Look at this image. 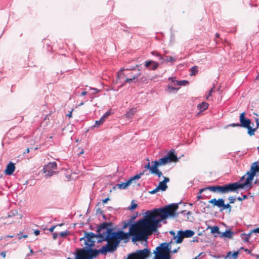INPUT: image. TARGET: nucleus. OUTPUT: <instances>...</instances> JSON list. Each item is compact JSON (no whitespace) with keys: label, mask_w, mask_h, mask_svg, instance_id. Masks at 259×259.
<instances>
[{"label":"nucleus","mask_w":259,"mask_h":259,"mask_svg":"<svg viewBox=\"0 0 259 259\" xmlns=\"http://www.w3.org/2000/svg\"><path fill=\"white\" fill-rule=\"evenodd\" d=\"M179 203H175L154 208L151 211H147L146 214L147 218H143L141 224V231H144L142 241H147L148 236L152 233L157 231V228L161 226L160 222L168 218H174L176 215V211L178 209Z\"/></svg>","instance_id":"1"},{"label":"nucleus","mask_w":259,"mask_h":259,"mask_svg":"<svg viewBox=\"0 0 259 259\" xmlns=\"http://www.w3.org/2000/svg\"><path fill=\"white\" fill-rule=\"evenodd\" d=\"M96 238H99L97 243H101L103 241H107V244L104 246L111 247L110 251L113 252L117 250L120 242L118 240L117 234L114 233L113 223L110 222H103L100 224L96 230Z\"/></svg>","instance_id":"2"},{"label":"nucleus","mask_w":259,"mask_h":259,"mask_svg":"<svg viewBox=\"0 0 259 259\" xmlns=\"http://www.w3.org/2000/svg\"><path fill=\"white\" fill-rule=\"evenodd\" d=\"M143 221L141 219L132 223L128 220L127 221H123L122 222L123 229H126L129 227V231L128 232H124L122 230H116L114 228V233L117 234L118 236V240L119 242L123 240L125 243L127 242L131 237H132V242L134 243L137 241H142V238L143 234L145 233L144 231H141V224Z\"/></svg>","instance_id":"3"},{"label":"nucleus","mask_w":259,"mask_h":259,"mask_svg":"<svg viewBox=\"0 0 259 259\" xmlns=\"http://www.w3.org/2000/svg\"><path fill=\"white\" fill-rule=\"evenodd\" d=\"M258 173L259 161H256L251 164L249 170L246 172L247 177L243 184H240L239 182L230 183L233 191L238 193L237 191L240 189L246 188L247 190H250L252 188V181L254 177H257Z\"/></svg>","instance_id":"4"},{"label":"nucleus","mask_w":259,"mask_h":259,"mask_svg":"<svg viewBox=\"0 0 259 259\" xmlns=\"http://www.w3.org/2000/svg\"><path fill=\"white\" fill-rule=\"evenodd\" d=\"M170 243L171 242L162 243L160 246H157L156 251L153 252L155 254L153 259H171L169 255L171 249Z\"/></svg>","instance_id":"5"},{"label":"nucleus","mask_w":259,"mask_h":259,"mask_svg":"<svg viewBox=\"0 0 259 259\" xmlns=\"http://www.w3.org/2000/svg\"><path fill=\"white\" fill-rule=\"evenodd\" d=\"M206 190H209L211 192L218 193L220 194H226L233 192L230 183L223 185H213L207 186L200 189L198 194L201 195L203 192Z\"/></svg>","instance_id":"6"},{"label":"nucleus","mask_w":259,"mask_h":259,"mask_svg":"<svg viewBox=\"0 0 259 259\" xmlns=\"http://www.w3.org/2000/svg\"><path fill=\"white\" fill-rule=\"evenodd\" d=\"M178 160V158L175 154L174 150L172 149L171 151H169L164 157L159 158L158 160L152 161V163H155L156 167H158L171 162L177 161Z\"/></svg>","instance_id":"7"},{"label":"nucleus","mask_w":259,"mask_h":259,"mask_svg":"<svg viewBox=\"0 0 259 259\" xmlns=\"http://www.w3.org/2000/svg\"><path fill=\"white\" fill-rule=\"evenodd\" d=\"M239 121L240 123H231L229 126L232 127H242L247 129L248 131L250 126L251 121L250 119L247 118L245 117V112H243L240 114Z\"/></svg>","instance_id":"8"},{"label":"nucleus","mask_w":259,"mask_h":259,"mask_svg":"<svg viewBox=\"0 0 259 259\" xmlns=\"http://www.w3.org/2000/svg\"><path fill=\"white\" fill-rule=\"evenodd\" d=\"M194 234V231L191 230H179L178 231L177 235L174 237V239H176V242L177 243H181L183 242L184 238L191 237Z\"/></svg>","instance_id":"9"},{"label":"nucleus","mask_w":259,"mask_h":259,"mask_svg":"<svg viewBox=\"0 0 259 259\" xmlns=\"http://www.w3.org/2000/svg\"><path fill=\"white\" fill-rule=\"evenodd\" d=\"M150 252V249L138 250L135 253L129 254V259H146Z\"/></svg>","instance_id":"10"},{"label":"nucleus","mask_w":259,"mask_h":259,"mask_svg":"<svg viewBox=\"0 0 259 259\" xmlns=\"http://www.w3.org/2000/svg\"><path fill=\"white\" fill-rule=\"evenodd\" d=\"M111 249V247H109L108 248V247L106 246H102L100 249H99L96 248L91 249L89 250H86L82 252L89 253L94 258H96L99 253H101L102 255H106L108 252L112 253V252L110 251Z\"/></svg>","instance_id":"11"},{"label":"nucleus","mask_w":259,"mask_h":259,"mask_svg":"<svg viewBox=\"0 0 259 259\" xmlns=\"http://www.w3.org/2000/svg\"><path fill=\"white\" fill-rule=\"evenodd\" d=\"M138 73L133 75V76L132 78H130L128 77L124 78V79L121 80L118 79V78H116V83L120 84L119 88L123 87L126 83H132L133 82L134 80L138 79V77L141 75V73L140 72V69H138Z\"/></svg>","instance_id":"12"},{"label":"nucleus","mask_w":259,"mask_h":259,"mask_svg":"<svg viewBox=\"0 0 259 259\" xmlns=\"http://www.w3.org/2000/svg\"><path fill=\"white\" fill-rule=\"evenodd\" d=\"M135 74L132 71L123 70V69L120 68L117 73V78L121 80L128 77L132 78Z\"/></svg>","instance_id":"13"},{"label":"nucleus","mask_w":259,"mask_h":259,"mask_svg":"<svg viewBox=\"0 0 259 259\" xmlns=\"http://www.w3.org/2000/svg\"><path fill=\"white\" fill-rule=\"evenodd\" d=\"M15 168V164L10 161L7 165L5 172L8 176H11L14 173Z\"/></svg>","instance_id":"14"},{"label":"nucleus","mask_w":259,"mask_h":259,"mask_svg":"<svg viewBox=\"0 0 259 259\" xmlns=\"http://www.w3.org/2000/svg\"><path fill=\"white\" fill-rule=\"evenodd\" d=\"M158 65L159 64L157 62L153 60H148L146 61L145 63V66L146 68L152 70H156L157 68Z\"/></svg>","instance_id":"15"},{"label":"nucleus","mask_w":259,"mask_h":259,"mask_svg":"<svg viewBox=\"0 0 259 259\" xmlns=\"http://www.w3.org/2000/svg\"><path fill=\"white\" fill-rule=\"evenodd\" d=\"M94 257L89 253L83 252L81 250H79L78 254L76 255V258L71 259H93Z\"/></svg>","instance_id":"16"},{"label":"nucleus","mask_w":259,"mask_h":259,"mask_svg":"<svg viewBox=\"0 0 259 259\" xmlns=\"http://www.w3.org/2000/svg\"><path fill=\"white\" fill-rule=\"evenodd\" d=\"M89 90L93 91V92L89 94L90 101L92 102L93 100L98 96L97 95L98 93H100L101 92V90L91 87H89Z\"/></svg>","instance_id":"17"},{"label":"nucleus","mask_w":259,"mask_h":259,"mask_svg":"<svg viewBox=\"0 0 259 259\" xmlns=\"http://www.w3.org/2000/svg\"><path fill=\"white\" fill-rule=\"evenodd\" d=\"M95 241L91 240V241L89 242H84V245H85V247H83L82 248L80 249L81 251H84L86 250H89L90 249H93L94 246H95Z\"/></svg>","instance_id":"18"},{"label":"nucleus","mask_w":259,"mask_h":259,"mask_svg":"<svg viewBox=\"0 0 259 259\" xmlns=\"http://www.w3.org/2000/svg\"><path fill=\"white\" fill-rule=\"evenodd\" d=\"M160 61H161V63L163 64L165 62H175L176 59L172 56L163 55L162 57H160Z\"/></svg>","instance_id":"19"},{"label":"nucleus","mask_w":259,"mask_h":259,"mask_svg":"<svg viewBox=\"0 0 259 259\" xmlns=\"http://www.w3.org/2000/svg\"><path fill=\"white\" fill-rule=\"evenodd\" d=\"M96 234H95L93 232L88 233L87 231L84 232V237H86V240L85 241L89 242L91 241L92 239L93 238H96Z\"/></svg>","instance_id":"20"},{"label":"nucleus","mask_w":259,"mask_h":259,"mask_svg":"<svg viewBox=\"0 0 259 259\" xmlns=\"http://www.w3.org/2000/svg\"><path fill=\"white\" fill-rule=\"evenodd\" d=\"M234 234V232L231 231L230 230H226L225 232H223L220 235L221 237H226L228 238H232L233 235Z\"/></svg>","instance_id":"21"},{"label":"nucleus","mask_w":259,"mask_h":259,"mask_svg":"<svg viewBox=\"0 0 259 259\" xmlns=\"http://www.w3.org/2000/svg\"><path fill=\"white\" fill-rule=\"evenodd\" d=\"M221 210H223L224 209H228L229 212L231 211L232 207L230 205V203L225 204L224 199H223L221 206H220Z\"/></svg>","instance_id":"22"},{"label":"nucleus","mask_w":259,"mask_h":259,"mask_svg":"<svg viewBox=\"0 0 259 259\" xmlns=\"http://www.w3.org/2000/svg\"><path fill=\"white\" fill-rule=\"evenodd\" d=\"M209 106V104L205 102H203L197 105V109L200 110V112H202L206 110Z\"/></svg>","instance_id":"23"},{"label":"nucleus","mask_w":259,"mask_h":259,"mask_svg":"<svg viewBox=\"0 0 259 259\" xmlns=\"http://www.w3.org/2000/svg\"><path fill=\"white\" fill-rule=\"evenodd\" d=\"M223 198H219L217 200L215 198H213L209 201V203L213 204V206H217L219 208H220V206L222 201Z\"/></svg>","instance_id":"24"},{"label":"nucleus","mask_w":259,"mask_h":259,"mask_svg":"<svg viewBox=\"0 0 259 259\" xmlns=\"http://www.w3.org/2000/svg\"><path fill=\"white\" fill-rule=\"evenodd\" d=\"M252 233H253V232H252V230H251L250 232L248 234H245V233L241 234L240 236H241L242 239L245 242H248L249 241V238L251 237V235Z\"/></svg>","instance_id":"25"},{"label":"nucleus","mask_w":259,"mask_h":259,"mask_svg":"<svg viewBox=\"0 0 259 259\" xmlns=\"http://www.w3.org/2000/svg\"><path fill=\"white\" fill-rule=\"evenodd\" d=\"M45 167L52 170L56 169L57 168V164L55 161L50 162Z\"/></svg>","instance_id":"26"},{"label":"nucleus","mask_w":259,"mask_h":259,"mask_svg":"<svg viewBox=\"0 0 259 259\" xmlns=\"http://www.w3.org/2000/svg\"><path fill=\"white\" fill-rule=\"evenodd\" d=\"M136 112V108H132L130 109L125 114L126 117L128 118H132L134 116Z\"/></svg>","instance_id":"27"},{"label":"nucleus","mask_w":259,"mask_h":259,"mask_svg":"<svg viewBox=\"0 0 259 259\" xmlns=\"http://www.w3.org/2000/svg\"><path fill=\"white\" fill-rule=\"evenodd\" d=\"M43 170L45 176L47 177H51L55 173V171H53L52 169H48L45 167H44Z\"/></svg>","instance_id":"28"},{"label":"nucleus","mask_w":259,"mask_h":259,"mask_svg":"<svg viewBox=\"0 0 259 259\" xmlns=\"http://www.w3.org/2000/svg\"><path fill=\"white\" fill-rule=\"evenodd\" d=\"M131 184L130 181H127L124 183H121V184H118L116 185L117 188L119 189H125L126 188L130 185Z\"/></svg>","instance_id":"29"},{"label":"nucleus","mask_w":259,"mask_h":259,"mask_svg":"<svg viewBox=\"0 0 259 259\" xmlns=\"http://www.w3.org/2000/svg\"><path fill=\"white\" fill-rule=\"evenodd\" d=\"M139 65L137 64L135 66H125L121 69H123V70L132 71L135 70L136 69L139 67Z\"/></svg>","instance_id":"30"},{"label":"nucleus","mask_w":259,"mask_h":259,"mask_svg":"<svg viewBox=\"0 0 259 259\" xmlns=\"http://www.w3.org/2000/svg\"><path fill=\"white\" fill-rule=\"evenodd\" d=\"M147 160L148 161V162L146 165H145V168H146V169H149L151 171V172L152 173V172L153 171L154 169L156 167V165L155 163H152V165L151 166L149 159L147 158Z\"/></svg>","instance_id":"31"},{"label":"nucleus","mask_w":259,"mask_h":259,"mask_svg":"<svg viewBox=\"0 0 259 259\" xmlns=\"http://www.w3.org/2000/svg\"><path fill=\"white\" fill-rule=\"evenodd\" d=\"M180 88H175L172 85H168L166 91L169 93H176Z\"/></svg>","instance_id":"32"},{"label":"nucleus","mask_w":259,"mask_h":259,"mask_svg":"<svg viewBox=\"0 0 259 259\" xmlns=\"http://www.w3.org/2000/svg\"><path fill=\"white\" fill-rule=\"evenodd\" d=\"M157 187L159 188V190H161L162 191H165L167 188V186L165 183L161 181L159 183Z\"/></svg>","instance_id":"33"},{"label":"nucleus","mask_w":259,"mask_h":259,"mask_svg":"<svg viewBox=\"0 0 259 259\" xmlns=\"http://www.w3.org/2000/svg\"><path fill=\"white\" fill-rule=\"evenodd\" d=\"M18 214V212L17 210H12L8 212V216L6 217V218H14Z\"/></svg>","instance_id":"34"},{"label":"nucleus","mask_w":259,"mask_h":259,"mask_svg":"<svg viewBox=\"0 0 259 259\" xmlns=\"http://www.w3.org/2000/svg\"><path fill=\"white\" fill-rule=\"evenodd\" d=\"M144 172L145 171L144 170L142 172H140L139 174H137L133 177H131L130 179L128 180V181H130L131 182V184L132 183L133 181L140 179L141 176L144 175Z\"/></svg>","instance_id":"35"},{"label":"nucleus","mask_w":259,"mask_h":259,"mask_svg":"<svg viewBox=\"0 0 259 259\" xmlns=\"http://www.w3.org/2000/svg\"><path fill=\"white\" fill-rule=\"evenodd\" d=\"M258 127H257V125L254 128H252V126L250 125L249 128L247 131V134L250 136H252L254 135V132L258 129Z\"/></svg>","instance_id":"36"},{"label":"nucleus","mask_w":259,"mask_h":259,"mask_svg":"<svg viewBox=\"0 0 259 259\" xmlns=\"http://www.w3.org/2000/svg\"><path fill=\"white\" fill-rule=\"evenodd\" d=\"M211 230V233L212 234H220V232L219 231V227L217 226H213L210 228Z\"/></svg>","instance_id":"37"},{"label":"nucleus","mask_w":259,"mask_h":259,"mask_svg":"<svg viewBox=\"0 0 259 259\" xmlns=\"http://www.w3.org/2000/svg\"><path fill=\"white\" fill-rule=\"evenodd\" d=\"M191 73H190V75L191 76L192 75H195L197 73H198V68L197 66H194L193 67H192L191 68Z\"/></svg>","instance_id":"38"},{"label":"nucleus","mask_w":259,"mask_h":259,"mask_svg":"<svg viewBox=\"0 0 259 259\" xmlns=\"http://www.w3.org/2000/svg\"><path fill=\"white\" fill-rule=\"evenodd\" d=\"M105 120L103 118V117H101L99 120H96L95 122V124L94 125L95 127L99 126V125L102 124Z\"/></svg>","instance_id":"39"},{"label":"nucleus","mask_w":259,"mask_h":259,"mask_svg":"<svg viewBox=\"0 0 259 259\" xmlns=\"http://www.w3.org/2000/svg\"><path fill=\"white\" fill-rule=\"evenodd\" d=\"M189 84V82L186 80H182L177 81L176 84L179 85L185 86Z\"/></svg>","instance_id":"40"},{"label":"nucleus","mask_w":259,"mask_h":259,"mask_svg":"<svg viewBox=\"0 0 259 259\" xmlns=\"http://www.w3.org/2000/svg\"><path fill=\"white\" fill-rule=\"evenodd\" d=\"M152 174L156 175L158 177H160L162 175V172L160 171L158 167H155Z\"/></svg>","instance_id":"41"},{"label":"nucleus","mask_w":259,"mask_h":259,"mask_svg":"<svg viewBox=\"0 0 259 259\" xmlns=\"http://www.w3.org/2000/svg\"><path fill=\"white\" fill-rule=\"evenodd\" d=\"M138 215V212H135L134 214L131 217L130 219H128V220L132 223H134V222H136V221H135V220L137 217Z\"/></svg>","instance_id":"42"},{"label":"nucleus","mask_w":259,"mask_h":259,"mask_svg":"<svg viewBox=\"0 0 259 259\" xmlns=\"http://www.w3.org/2000/svg\"><path fill=\"white\" fill-rule=\"evenodd\" d=\"M137 206L138 204L134 202V200H132L131 202V206L128 207V209L133 210L136 209Z\"/></svg>","instance_id":"43"},{"label":"nucleus","mask_w":259,"mask_h":259,"mask_svg":"<svg viewBox=\"0 0 259 259\" xmlns=\"http://www.w3.org/2000/svg\"><path fill=\"white\" fill-rule=\"evenodd\" d=\"M69 234V231L68 230H66L65 231L61 232L59 235V236L62 237L64 238L66 236H67Z\"/></svg>","instance_id":"44"},{"label":"nucleus","mask_w":259,"mask_h":259,"mask_svg":"<svg viewBox=\"0 0 259 259\" xmlns=\"http://www.w3.org/2000/svg\"><path fill=\"white\" fill-rule=\"evenodd\" d=\"M151 54L154 56L158 57L159 60H160V57H162V55H161L157 51H152L151 52Z\"/></svg>","instance_id":"45"},{"label":"nucleus","mask_w":259,"mask_h":259,"mask_svg":"<svg viewBox=\"0 0 259 259\" xmlns=\"http://www.w3.org/2000/svg\"><path fill=\"white\" fill-rule=\"evenodd\" d=\"M241 195H242V197H237V199L239 201H241L242 200H244L246 199H247L248 198V196L247 195H243L242 194V193H241Z\"/></svg>","instance_id":"46"},{"label":"nucleus","mask_w":259,"mask_h":259,"mask_svg":"<svg viewBox=\"0 0 259 259\" xmlns=\"http://www.w3.org/2000/svg\"><path fill=\"white\" fill-rule=\"evenodd\" d=\"M111 114L110 110H108L106 113H105L101 117H103V118L105 120V119L108 117Z\"/></svg>","instance_id":"47"},{"label":"nucleus","mask_w":259,"mask_h":259,"mask_svg":"<svg viewBox=\"0 0 259 259\" xmlns=\"http://www.w3.org/2000/svg\"><path fill=\"white\" fill-rule=\"evenodd\" d=\"M239 254V251H234L232 254V256L233 259H237Z\"/></svg>","instance_id":"48"},{"label":"nucleus","mask_w":259,"mask_h":259,"mask_svg":"<svg viewBox=\"0 0 259 259\" xmlns=\"http://www.w3.org/2000/svg\"><path fill=\"white\" fill-rule=\"evenodd\" d=\"M214 91V87L212 88H211L209 91H208V95L207 96H206V99L207 100H208L209 99V97H211V94Z\"/></svg>","instance_id":"49"},{"label":"nucleus","mask_w":259,"mask_h":259,"mask_svg":"<svg viewBox=\"0 0 259 259\" xmlns=\"http://www.w3.org/2000/svg\"><path fill=\"white\" fill-rule=\"evenodd\" d=\"M169 80L171 81V83H174V85H177V81H178V80H176V77H169Z\"/></svg>","instance_id":"50"},{"label":"nucleus","mask_w":259,"mask_h":259,"mask_svg":"<svg viewBox=\"0 0 259 259\" xmlns=\"http://www.w3.org/2000/svg\"><path fill=\"white\" fill-rule=\"evenodd\" d=\"M228 199L230 201L229 203H234L236 200V198H234L233 196H229Z\"/></svg>","instance_id":"51"},{"label":"nucleus","mask_w":259,"mask_h":259,"mask_svg":"<svg viewBox=\"0 0 259 259\" xmlns=\"http://www.w3.org/2000/svg\"><path fill=\"white\" fill-rule=\"evenodd\" d=\"M158 191H159V188L156 187V188H155L153 190H152L151 191H149V193L151 194H154L156 193H157Z\"/></svg>","instance_id":"52"},{"label":"nucleus","mask_w":259,"mask_h":259,"mask_svg":"<svg viewBox=\"0 0 259 259\" xmlns=\"http://www.w3.org/2000/svg\"><path fill=\"white\" fill-rule=\"evenodd\" d=\"M247 177V175H246V174L243 176L240 179V180L239 181H237V182H239L240 184H242V183H241V182H242L243 181H244V180H246V178ZM243 183H242L243 184Z\"/></svg>","instance_id":"53"},{"label":"nucleus","mask_w":259,"mask_h":259,"mask_svg":"<svg viewBox=\"0 0 259 259\" xmlns=\"http://www.w3.org/2000/svg\"><path fill=\"white\" fill-rule=\"evenodd\" d=\"M232 253L231 251H229L227 253V254L225 256H223L224 257L225 259H226L227 258L229 257L231 255H232Z\"/></svg>","instance_id":"54"},{"label":"nucleus","mask_w":259,"mask_h":259,"mask_svg":"<svg viewBox=\"0 0 259 259\" xmlns=\"http://www.w3.org/2000/svg\"><path fill=\"white\" fill-rule=\"evenodd\" d=\"M96 212H97V214H103V211L100 208H98L97 209Z\"/></svg>","instance_id":"55"},{"label":"nucleus","mask_w":259,"mask_h":259,"mask_svg":"<svg viewBox=\"0 0 259 259\" xmlns=\"http://www.w3.org/2000/svg\"><path fill=\"white\" fill-rule=\"evenodd\" d=\"M52 234H53V237L54 239H57V238L58 237V235H59V234L57 232L53 233Z\"/></svg>","instance_id":"56"},{"label":"nucleus","mask_w":259,"mask_h":259,"mask_svg":"<svg viewBox=\"0 0 259 259\" xmlns=\"http://www.w3.org/2000/svg\"><path fill=\"white\" fill-rule=\"evenodd\" d=\"M162 182L166 184L167 183L169 182V179L168 178L164 177V180Z\"/></svg>","instance_id":"57"},{"label":"nucleus","mask_w":259,"mask_h":259,"mask_svg":"<svg viewBox=\"0 0 259 259\" xmlns=\"http://www.w3.org/2000/svg\"><path fill=\"white\" fill-rule=\"evenodd\" d=\"M57 226V225H55V226H52L49 229V230L50 231V232H53L55 229V228Z\"/></svg>","instance_id":"58"},{"label":"nucleus","mask_w":259,"mask_h":259,"mask_svg":"<svg viewBox=\"0 0 259 259\" xmlns=\"http://www.w3.org/2000/svg\"><path fill=\"white\" fill-rule=\"evenodd\" d=\"M252 232L254 233H259V227L252 230Z\"/></svg>","instance_id":"59"},{"label":"nucleus","mask_w":259,"mask_h":259,"mask_svg":"<svg viewBox=\"0 0 259 259\" xmlns=\"http://www.w3.org/2000/svg\"><path fill=\"white\" fill-rule=\"evenodd\" d=\"M244 251L246 252L248 254H250L251 255V251L250 250H249L247 248H246V249H244Z\"/></svg>","instance_id":"60"},{"label":"nucleus","mask_w":259,"mask_h":259,"mask_svg":"<svg viewBox=\"0 0 259 259\" xmlns=\"http://www.w3.org/2000/svg\"><path fill=\"white\" fill-rule=\"evenodd\" d=\"M34 234L35 235L37 236V235H39L40 231L38 230H35L34 231Z\"/></svg>","instance_id":"61"},{"label":"nucleus","mask_w":259,"mask_h":259,"mask_svg":"<svg viewBox=\"0 0 259 259\" xmlns=\"http://www.w3.org/2000/svg\"><path fill=\"white\" fill-rule=\"evenodd\" d=\"M110 200L109 198V197H107V198H105V199H103V200H102V202H103L104 204H105V203H106L108 202V200Z\"/></svg>","instance_id":"62"},{"label":"nucleus","mask_w":259,"mask_h":259,"mask_svg":"<svg viewBox=\"0 0 259 259\" xmlns=\"http://www.w3.org/2000/svg\"><path fill=\"white\" fill-rule=\"evenodd\" d=\"M255 122H256V124L257 125V127H259V119L257 118H255Z\"/></svg>","instance_id":"63"},{"label":"nucleus","mask_w":259,"mask_h":259,"mask_svg":"<svg viewBox=\"0 0 259 259\" xmlns=\"http://www.w3.org/2000/svg\"><path fill=\"white\" fill-rule=\"evenodd\" d=\"M254 184L259 185V179H256L254 182Z\"/></svg>","instance_id":"64"}]
</instances>
